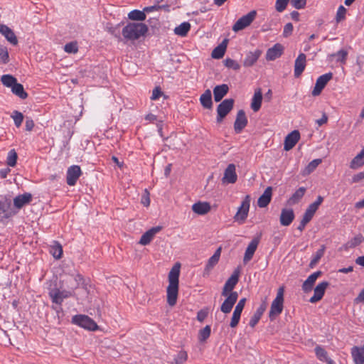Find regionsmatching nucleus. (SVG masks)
Instances as JSON below:
<instances>
[{
  "label": "nucleus",
  "instance_id": "obj_48",
  "mask_svg": "<svg viewBox=\"0 0 364 364\" xmlns=\"http://www.w3.org/2000/svg\"><path fill=\"white\" fill-rule=\"evenodd\" d=\"M333 57H336V61L342 63H346L348 52L346 50L341 49L338 50L337 53L331 55Z\"/></svg>",
  "mask_w": 364,
  "mask_h": 364
},
{
  "label": "nucleus",
  "instance_id": "obj_35",
  "mask_svg": "<svg viewBox=\"0 0 364 364\" xmlns=\"http://www.w3.org/2000/svg\"><path fill=\"white\" fill-rule=\"evenodd\" d=\"M200 102L202 106L205 109H210L213 107L211 91L206 90L200 97Z\"/></svg>",
  "mask_w": 364,
  "mask_h": 364
},
{
  "label": "nucleus",
  "instance_id": "obj_59",
  "mask_svg": "<svg viewBox=\"0 0 364 364\" xmlns=\"http://www.w3.org/2000/svg\"><path fill=\"white\" fill-rule=\"evenodd\" d=\"M289 0H277L275 4L276 10L282 12L287 7Z\"/></svg>",
  "mask_w": 364,
  "mask_h": 364
},
{
  "label": "nucleus",
  "instance_id": "obj_53",
  "mask_svg": "<svg viewBox=\"0 0 364 364\" xmlns=\"http://www.w3.org/2000/svg\"><path fill=\"white\" fill-rule=\"evenodd\" d=\"M50 253L55 259L61 258L63 255L62 246L59 243H57L56 245H53L51 247Z\"/></svg>",
  "mask_w": 364,
  "mask_h": 364
},
{
  "label": "nucleus",
  "instance_id": "obj_55",
  "mask_svg": "<svg viewBox=\"0 0 364 364\" xmlns=\"http://www.w3.org/2000/svg\"><path fill=\"white\" fill-rule=\"evenodd\" d=\"M224 65L228 68H232L234 70H238L240 68V64L231 58H227L224 60Z\"/></svg>",
  "mask_w": 364,
  "mask_h": 364
},
{
  "label": "nucleus",
  "instance_id": "obj_3",
  "mask_svg": "<svg viewBox=\"0 0 364 364\" xmlns=\"http://www.w3.org/2000/svg\"><path fill=\"white\" fill-rule=\"evenodd\" d=\"M284 309V287H280L277 293L276 298L271 304L269 317L274 321L277 316L282 314Z\"/></svg>",
  "mask_w": 364,
  "mask_h": 364
},
{
  "label": "nucleus",
  "instance_id": "obj_42",
  "mask_svg": "<svg viewBox=\"0 0 364 364\" xmlns=\"http://www.w3.org/2000/svg\"><path fill=\"white\" fill-rule=\"evenodd\" d=\"M2 84L7 87L12 88L14 85L17 82L16 78L11 75H4L1 77Z\"/></svg>",
  "mask_w": 364,
  "mask_h": 364
},
{
  "label": "nucleus",
  "instance_id": "obj_9",
  "mask_svg": "<svg viewBox=\"0 0 364 364\" xmlns=\"http://www.w3.org/2000/svg\"><path fill=\"white\" fill-rule=\"evenodd\" d=\"M333 77L332 73H328L323 74L318 77L316 82L315 87L312 91L313 96H318L321 94L322 90L325 87L326 84L330 81Z\"/></svg>",
  "mask_w": 364,
  "mask_h": 364
},
{
  "label": "nucleus",
  "instance_id": "obj_6",
  "mask_svg": "<svg viewBox=\"0 0 364 364\" xmlns=\"http://www.w3.org/2000/svg\"><path fill=\"white\" fill-rule=\"evenodd\" d=\"M256 16L257 11L255 10H252L246 15L242 16L232 26V31L238 32L239 31L245 29L253 22Z\"/></svg>",
  "mask_w": 364,
  "mask_h": 364
},
{
  "label": "nucleus",
  "instance_id": "obj_14",
  "mask_svg": "<svg viewBox=\"0 0 364 364\" xmlns=\"http://www.w3.org/2000/svg\"><path fill=\"white\" fill-rule=\"evenodd\" d=\"M262 51L259 49H256L254 51H249L246 53L245 58L242 61V65L245 68L252 67L255 64L261 56Z\"/></svg>",
  "mask_w": 364,
  "mask_h": 364
},
{
  "label": "nucleus",
  "instance_id": "obj_10",
  "mask_svg": "<svg viewBox=\"0 0 364 364\" xmlns=\"http://www.w3.org/2000/svg\"><path fill=\"white\" fill-rule=\"evenodd\" d=\"M82 174L81 168L77 165H73L68 168L67 171L66 181L68 185L73 186L77 183V181Z\"/></svg>",
  "mask_w": 364,
  "mask_h": 364
},
{
  "label": "nucleus",
  "instance_id": "obj_32",
  "mask_svg": "<svg viewBox=\"0 0 364 364\" xmlns=\"http://www.w3.org/2000/svg\"><path fill=\"white\" fill-rule=\"evenodd\" d=\"M210 205L207 202H198L192 205V210L198 215H205L210 210Z\"/></svg>",
  "mask_w": 364,
  "mask_h": 364
},
{
  "label": "nucleus",
  "instance_id": "obj_27",
  "mask_svg": "<svg viewBox=\"0 0 364 364\" xmlns=\"http://www.w3.org/2000/svg\"><path fill=\"white\" fill-rule=\"evenodd\" d=\"M266 309H267V304L265 301H263L259 305V306L257 308V309L255 312L254 315L251 317L250 322H249L250 326H251L252 328H254L257 324V323L259 322V321L261 318V316L265 311Z\"/></svg>",
  "mask_w": 364,
  "mask_h": 364
},
{
  "label": "nucleus",
  "instance_id": "obj_18",
  "mask_svg": "<svg viewBox=\"0 0 364 364\" xmlns=\"http://www.w3.org/2000/svg\"><path fill=\"white\" fill-rule=\"evenodd\" d=\"M0 33L4 36L6 41L12 46H16L18 44V39L16 34L8 26L1 24Z\"/></svg>",
  "mask_w": 364,
  "mask_h": 364
},
{
  "label": "nucleus",
  "instance_id": "obj_20",
  "mask_svg": "<svg viewBox=\"0 0 364 364\" xmlns=\"http://www.w3.org/2000/svg\"><path fill=\"white\" fill-rule=\"evenodd\" d=\"M306 65V55L304 53H300L294 63V76L299 77L304 72Z\"/></svg>",
  "mask_w": 364,
  "mask_h": 364
},
{
  "label": "nucleus",
  "instance_id": "obj_13",
  "mask_svg": "<svg viewBox=\"0 0 364 364\" xmlns=\"http://www.w3.org/2000/svg\"><path fill=\"white\" fill-rule=\"evenodd\" d=\"M238 299L237 292H231L226 296V299L220 306V311L224 314H229Z\"/></svg>",
  "mask_w": 364,
  "mask_h": 364
},
{
  "label": "nucleus",
  "instance_id": "obj_12",
  "mask_svg": "<svg viewBox=\"0 0 364 364\" xmlns=\"http://www.w3.org/2000/svg\"><path fill=\"white\" fill-rule=\"evenodd\" d=\"M239 280V272L235 271L233 274L228 278L225 282V285L223 288L222 296H226L230 293L233 292L232 290L235 285L237 284Z\"/></svg>",
  "mask_w": 364,
  "mask_h": 364
},
{
  "label": "nucleus",
  "instance_id": "obj_23",
  "mask_svg": "<svg viewBox=\"0 0 364 364\" xmlns=\"http://www.w3.org/2000/svg\"><path fill=\"white\" fill-rule=\"evenodd\" d=\"M33 196L30 193H25L18 195L14 198V205L17 209H21L24 205L29 204L32 200Z\"/></svg>",
  "mask_w": 364,
  "mask_h": 364
},
{
  "label": "nucleus",
  "instance_id": "obj_44",
  "mask_svg": "<svg viewBox=\"0 0 364 364\" xmlns=\"http://www.w3.org/2000/svg\"><path fill=\"white\" fill-rule=\"evenodd\" d=\"M325 252V246L322 245L321 247L316 251V252L314 255L311 262H310V267H313L316 264L318 263V262L320 260V259L323 257Z\"/></svg>",
  "mask_w": 364,
  "mask_h": 364
},
{
  "label": "nucleus",
  "instance_id": "obj_52",
  "mask_svg": "<svg viewBox=\"0 0 364 364\" xmlns=\"http://www.w3.org/2000/svg\"><path fill=\"white\" fill-rule=\"evenodd\" d=\"M346 11L347 10L343 6H339L336 15V21L337 23L346 18Z\"/></svg>",
  "mask_w": 364,
  "mask_h": 364
},
{
  "label": "nucleus",
  "instance_id": "obj_43",
  "mask_svg": "<svg viewBox=\"0 0 364 364\" xmlns=\"http://www.w3.org/2000/svg\"><path fill=\"white\" fill-rule=\"evenodd\" d=\"M9 203L6 202H0V215L1 218H9L11 215V213L9 211Z\"/></svg>",
  "mask_w": 364,
  "mask_h": 364
},
{
  "label": "nucleus",
  "instance_id": "obj_25",
  "mask_svg": "<svg viewBox=\"0 0 364 364\" xmlns=\"http://www.w3.org/2000/svg\"><path fill=\"white\" fill-rule=\"evenodd\" d=\"M259 242V239L254 238L249 243V245L245 250L244 258H243V262L245 263L248 262L252 258V257L257 250V247L258 246Z\"/></svg>",
  "mask_w": 364,
  "mask_h": 364
},
{
  "label": "nucleus",
  "instance_id": "obj_50",
  "mask_svg": "<svg viewBox=\"0 0 364 364\" xmlns=\"http://www.w3.org/2000/svg\"><path fill=\"white\" fill-rule=\"evenodd\" d=\"M321 159H316L311 161L305 168V173L309 174L313 172L316 167L321 163Z\"/></svg>",
  "mask_w": 364,
  "mask_h": 364
},
{
  "label": "nucleus",
  "instance_id": "obj_64",
  "mask_svg": "<svg viewBox=\"0 0 364 364\" xmlns=\"http://www.w3.org/2000/svg\"><path fill=\"white\" fill-rule=\"evenodd\" d=\"M364 180V171L359 172L352 177V183H359Z\"/></svg>",
  "mask_w": 364,
  "mask_h": 364
},
{
  "label": "nucleus",
  "instance_id": "obj_26",
  "mask_svg": "<svg viewBox=\"0 0 364 364\" xmlns=\"http://www.w3.org/2000/svg\"><path fill=\"white\" fill-rule=\"evenodd\" d=\"M321 274V272L317 271L309 275L302 284V290L306 293L311 291L315 282Z\"/></svg>",
  "mask_w": 364,
  "mask_h": 364
},
{
  "label": "nucleus",
  "instance_id": "obj_49",
  "mask_svg": "<svg viewBox=\"0 0 364 364\" xmlns=\"http://www.w3.org/2000/svg\"><path fill=\"white\" fill-rule=\"evenodd\" d=\"M188 355L186 351H180L175 357L174 360L171 364H183L186 361Z\"/></svg>",
  "mask_w": 364,
  "mask_h": 364
},
{
  "label": "nucleus",
  "instance_id": "obj_37",
  "mask_svg": "<svg viewBox=\"0 0 364 364\" xmlns=\"http://www.w3.org/2000/svg\"><path fill=\"white\" fill-rule=\"evenodd\" d=\"M323 201V198L321 196H318L314 203H311L308 208H306L304 213L307 214L308 215L311 217H314L315 213L318 210L319 205L322 203Z\"/></svg>",
  "mask_w": 364,
  "mask_h": 364
},
{
  "label": "nucleus",
  "instance_id": "obj_56",
  "mask_svg": "<svg viewBox=\"0 0 364 364\" xmlns=\"http://www.w3.org/2000/svg\"><path fill=\"white\" fill-rule=\"evenodd\" d=\"M64 50L68 53H76L78 50L77 45L75 42H70L65 45Z\"/></svg>",
  "mask_w": 364,
  "mask_h": 364
},
{
  "label": "nucleus",
  "instance_id": "obj_58",
  "mask_svg": "<svg viewBox=\"0 0 364 364\" xmlns=\"http://www.w3.org/2000/svg\"><path fill=\"white\" fill-rule=\"evenodd\" d=\"M312 219V217L308 215L307 214L304 213V215H303V218L302 220H301L300 222V224L299 225V226L297 227V229L300 231V232H302L306 225H307V223H309L311 220Z\"/></svg>",
  "mask_w": 364,
  "mask_h": 364
},
{
  "label": "nucleus",
  "instance_id": "obj_63",
  "mask_svg": "<svg viewBox=\"0 0 364 364\" xmlns=\"http://www.w3.org/2000/svg\"><path fill=\"white\" fill-rule=\"evenodd\" d=\"M161 7H168V5L159 6L158 4H156V5H154V6H147V7H145L144 9V13L145 12L149 13V12H152V11H159V10H160L161 9Z\"/></svg>",
  "mask_w": 364,
  "mask_h": 364
},
{
  "label": "nucleus",
  "instance_id": "obj_8",
  "mask_svg": "<svg viewBox=\"0 0 364 364\" xmlns=\"http://www.w3.org/2000/svg\"><path fill=\"white\" fill-rule=\"evenodd\" d=\"M48 294L53 303L60 306L62 305V303L65 299L69 298L74 295V291L68 290H60L58 288H55L51 289Z\"/></svg>",
  "mask_w": 364,
  "mask_h": 364
},
{
  "label": "nucleus",
  "instance_id": "obj_41",
  "mask_svg": "<svg viewBox=\"0 0 364 364\" xmlns=\"http://www.w3.org/2000/svg\"><path fill=\"white\" fill-rule=\"evenodd\" d=\"M128 18L134 21H144L146 19V14L144 10L134 9L128 14Z\"/></svg>",
  "mask_w": 364,
  "mask_h": 364
},
{
  "label": "nucleus",
  "instance_id": "obj_30",
  "mask_svg": "<svg viewBox=\"0 0 364 364\" xmlns=\"http://www.w3.org/2000/svg\"><path fill=\"white\" fill-rule=\"evenodd\" d=\"M229 87L226 84L217 85L213 89L214 100L215 102H220L228 92Z\"/></svg>",
  "mask_w": 364,
  "mask_h": 364
},
{
  "label": "nucleus",
  "instance_id": "obj_46",
  "mask_svg": "<svg viewBox=\"0 0 364 364\" xmlns=\"http://www.w3.org/2000/svg\"><path fill=\"white\" fill-rule=\"evenodd\" d=\"M17 154L14 149H11L9 151L7 156L6 163L9 166L14 167L16 164Z\"/></svg>",
  "mask_w": 364,
  "mask_h": 364
},
{
  "label": "nucleus",
  "instance_id": "obj_11",
  "mask_svg": "<svg viewBox=\"0 0 364 364\" xmlns=\"http://www.w3.org/2000/svg\"><path fill=\"white\" fill-rule=\"evenodd\" d=\"M245 303L246 299L242 298L238 301V303L235 306L231 318V321L230 323V326L231 328H235L238 325L240 320L241 314L245 307Z\"/></svg>",
  "mask_w": 364,
  "mask_h": 364
},
{
  "label": "nucleus",
  "instance_id": "obj_21",
  "mask_svg": "<svg viewBox=\"0 0 364 364\" xmlns=\"http://www.w3.org/2000/svg\"><path fill=\"white\" fill-rule=\"evenodd\" d=\"M283 51L284 46L280 43H276L267 50L266 59L267 60H274L283 54Z\"/></svg>",
  "mask_w": 364,
  "mask_h": 364
},
{
  "label": "nucleus",
  "instance_id": "obj_31",
  "mask_svg": "<svg viewBox=\"0 0 364 364\" xmlns=\"http://www.w3.org/2000/svg\"><path fill=\"white\" fill-rule=\"evenodd\" d=\"M315 353L317 358L327 364H334V361L328 355L327 351L321 346H316L315 348Z\"/></svg>",
  "mask_w": 364,
  "mask_h": 364
},
{
  "label": "nucleus",
  "instance_id": "obj_28",
  "mask_svg": "<svg viewBox=\"0 0 364 364\" xmlns=\"http://www.w3.org/2000/svg\"><path fill=\"white\" fill-rule=\"evenodd\" d=\"M272 194V187H267L262 195L258 198L257 205L259 208L267 207L271 201Z\"/></svg>",
  "mask_w": 364,
  "mask_h": 364
},
{
  "label": "nucleus",
  "instance_id": "obj_15",
  "mask_svg": "<svg viewBox=\"0 0 364 364\" xmlns=\"http://www.w3.org/2000/svg\"><path fill=\"white\" fill-rule=\"evenodd\" d=\"M237 179V176L235 171V166L233 164H230L225 170L222 181L223 183H235Z\"/></svg>",
  "mask_w": 364,
  "mask_h": 364
},
{
  "label": "nucleus",
  "instance_id": "obj_62",
  "mask_svg": "<svg viewBox=\"0 0 364 364\" xmlns=\"http://www.w3.org/2000/svg\"><path fill=\"white\" fill-rule=\"evenodd\" d=\"M163 95V92L160 87H156L152 91V95L151 97V100H158Z\"/></svg>",
  "mask_w": 364,
  "mask_h": 364
},
{
  "label": "nucleus",
  "instance_id": "obj_57",
  "mask_svg": "<svg viewBox=\"0 0 364 364\" xmlns=\"http://www.w3.org/2000/svg\"><path fill=\"white\" fill-rule=\"evenodd\" d=\"M219 259H218L214 256H211L209 258V259L206 264V266L205 268V272L208 273L214 267V266L218 262Z\"/></svg>",
  "mask_w": 364,
  "mask_h": 364
},
{
  "label": "nucleus",
  "instance_id": "obj_33",
  "mask_svg": "<svg viewBox=\"0 0 364 364\" xmlns=\"http://www.w3.org/2000/svg\"><path fill=\"white\" fill-rule=\"evenodd\" d=\"M262 101V93L261 89L255 90L251 102V108L254 112H257L261 108Z\"/></svg>",
  "mask_w": 364,
  "mask_h": 364
},
{
  "label": "nucleus",
  "instance_id": "obj_47",
  "mask_svg": "<svg viewBox=\"0 0 364 364\" xmlns=\"http://www.w3.org/2000/svg\"><path fill=\"white\" fill-rule=\"evenodd\" d=\"M11 117L14 119V124L17 127L21 125L23 120V114L21 112L15 110L12 112Z\"/></svg>",
  "mask_w": 364,
  "mask_h": 364
},
{
  "label": "nucleus",
  "instance_id": "obj_61",
  "mask_svg": "<svg viewBox=\"0 0 364 364\" xmlns=\"http://www.w3.org/2000/svg\"><path fill=\"white\" fill-rule=\"evenodd\" d=\"M291 5L296 9H301L305 7L306 0H290Z\"/></svg>",
  "mask_w": 364,
  "mask_h": 364
},
{
  "label": "nucleus",
  "instance_id": "obj_2",
  "mask_svg": "<svg viewBox=\"0 0 364 364\" xmlns=\"http://www.w3.org/2000/svg\"><path fill=\"white\" fill-rule=\"evenodd\" d=\"M148 31V27L143 23H129L122 31V34L126 41L137 40L144 36Z\"/></svg>",
  "mask_w": 364,
  "mask_h": 364
},
{
  "label": "nucleus",
  "instance_id": "obj_54",
  "mask_svg": "<svg viewBox=\"0 0 364 364\" xmlns=\"http://www.w3.org/2000/svg\"><path fill=\"white\" fill-rule=\"evenodd\" d=\"M210 326L207 325L203 329L199 331V340L200 341H205L210 335Z\"/></svg>",
  "mask_w": 364,
  "mask_h": 364
},
{
  "label": "nucleus",
  "instance_id": "obj_38",
  "mask_svg": "<svg viewBox=\"0 0 364 364\" xmlns=\"http://www.w3.org/2000/svg\"><path fill=\"white\" fill-rule=\"evenodd\" d=\"M191 24L188 22H183L174 29L175 34L183 37L186 36L190 31Z\"/></svg>",
  "mask_w": 364,
  "mask_h": 364
},
{
  "label": "nucleus",
  "instance_id": "obj_1",
  "mask_svg": "<svg viewBox=\"0 0 364 364\" xmlns=\"http://www.w3.org/2000/svg\"><path fill=\"white\" fill-rule=\"evenodd\" d=\"M180 263L177 262L168 273V286L167 287V303L173 306L176 304L178 293V278L180 275Z\"/></svg>",
  "mask_w": 364,
  "mask_h": 364
},
{
  "label": "nucleus",
  "instance_id": "obj_36",
  "mask_svg": "<svg viewBox=\"0 0 364 364\" xmlns=\"http://www.w3.org/2000/svg\"><path fill=\"white\" fill-rule=\"evenodd\" d=\"M364 165V149L358 154L350 161V168L351 169H358Z\"/></svg>",
  "mask_w": 364,
  "mask_h": 364
},
{
  "label": "nucleus",
  "instance_id": "obj_34",
  "mask_svg": "<svg viewBox=\"0 0 364 364\" xmlns=\"http://www.w3.org/2000/svg\"><path fill=\"white\" fill-rule=\"evenodd\" d=\"M305 193H306V188L304 187H300L288 199L287 204L289 205H294L295 204H297L301 200V199L304 197Z\"/></svg>",
  "mask_w": 364,
  "mask_h": 364
},
{
  "label": "nucleus",
  "instance_id": "obj_45",
  "mask_svg": "<svg viewBox=\"0 0 364 364\" xmlns=\"http://www.w3.org/2000/svg\"><path fill=\"white\" fill-rule=\"evenodd\" d=\"M364 241V237L361 234H358L353 237L351 240H350L347 245L350 247H355L356 246L359 245Z\"/></svg>",
  "mask_w": 364,
  "mask_h": 364
},
{
  "label": "nucleus",
  "instance_id": "obj_60",
  "mask_svg": "<svg viewBox=\"0 0 364 364\" xmlns=\"http://www.w3.org/2000/svg\"><path fill=\"white\" fill-rule=\"evenodd\" d=\"M293 29H294V27H293V25L291 23H287L284 26V30H283L284 37L287 38V37L290 36L292 34Z\"/></svg>",
  "mask_w": 364,
  "mask_h": 364
},
{
  "label": "nucleus",
  "instance_id": "obj_17",
  "mask_svg": "<svg viewBox=\"0 0 364 364\" xmlns=\"http://www.w3.org/2000/svg\"><path fill=\"white\" fill-rule=\"evenodd\" d=\"M247 124V119L245 115V112L244 110L240 109L237 112L236 119L234 123V129L237 134L240 133L242 129Z\"/></svg>",
  "mask_w": 364,
  "mask_h": 364
},
{
  "label": "nucleus",
  "instance_id": "obj_4",
  "mask_svg": "<svg viewBox=\"0 0 364 364\" xmlns=\"http://www.w3.org/2000/svg\"><path fill=\"white\" fill-rule=\"evenodd\" d=\"M72 323L85 329L95 331L98 329L96 322L87 315H75L72 318Z\"/></svg>",
  "mask_w": 364,
  "mask_h": 364
},
{
  "label": "nucleus",
  "instance_id": "obj_24",
  "mask_svg": "<svg viewBox=\"0 0 364 364\" xmlns=\"http://www.w3.org/2000/svg\"><path fill=\"white\" fill-rule=\"evenodd\" d=\"M294 218L295 215L292 209L284 208L282 210L280 215V223L283 226H289Z\"/></svg>",
  "mask_w": 364,
  "mask_h": 364
},
{
  "label": "nucleus",
  "instance_id": "obj_19",
  "mask_svg": "<svg viewBox=\"0 0 364 364\" xmlns=\"http://www.w3.org/2000/svg\"><path fill=\"white\" fill-rule=\"evenodd\" d=\"M300 139L299 132L294 130L289 133L285 138L284 149L285 151H289L291 149Z\"/></svg>",
  "mask_w": 364,
  "mask_h": 364
},
{
  "label": "nucleus",
  "instance_id": "obj_22",
  "mask_svg": "<svg viewBox=\"0 0 364 364\" xmlns=\"http://www.w3.org/2000/svg\"><path fill=\"white\" fill-rule=\"evenodd\" d=\"M161 230V226L154 227L145 232L141 237L139 243L141 245H149L156 233Z\"/></svg>",
  "mask_w": 364,
  "mask_h": 364
},
{
  "label": "nucleus",
  "instance_id": "obj_40",
  "mask_svg": "<svg viewBox=\"0 0 364 364\" xmlns=\"http://www.w3.org/2000/svg\"><path fill=\"white\" fill-rule=\"evenodd\" d=\"M226 50V45L224 43L220 44L213 49L211 53V56L215 59H220L223 57Z\"/></svg>",
  "mask_w": 364,
  "mask_h": 364
},
{
  "label": "nucleus",
  "instance_id": "obj_29",
  "mask_svg": "<svg viewBox=\"0 0 364 364\" xmlns=\"http://www.w3.org/2000/svg\"><path fill=\"white\" fill-rule=\"evenodd\" d=\"M351 355L355 364H364V346L353 347L351 348Z\"/></svg>",
  "mask_w": 364,
  "mask_h": 364
},
{
  "label": "nucleus",
  "instance_id": "obj_7",
  "mask_svg": "<svg viewBox=\"0 0 364 364\" xmlns=\"http://www.w3.org/2000/svg\"><path fill=\"white\" fill-rule=\"evenodd\" d=\"M234 100L225 99L220 102L217 107V122H221L223 119L228 114V113L232 109L234 106Z\"/></svg>",
  "mask_w": 364,
  "mask_h": 364
},
{
  "label": "nucleus",
  "instance_id": "obj_51",
  "mask_svg": "<svg viewBox=\"0 0 364 364\" xmlns=\"http://www.w3.org/2000/svg\"><path fill=\"white\" fill-rule=\"evenodd\" d=\"M9 61L8 49L5 46H0V63L6 64Z\"/></svg>",
  "mask_w": 364,
  "mask_h": 364
},
{
  "label": "nucleus",
  "instance_id": "obj_5",
  "mask_svg": "<svg viewBox=\"0 0 364 364\" xmlns=\"http://www.w3.org/2000/svg\"><path fill=\"white\" fill-rule=\"evenodd\" d=\"M250 207V198L246 196L245 199L242 201L240 206L238 208L237 211L233 217L234 220L239 224H243L246 220Z\"/></svg>",
  "mask_w": 364,
  "mask_h": 364
},
{
  "label": "nucleus",
  "instance_id": "obj_16",
  "mask_svg": "<svg viewBox=\"0 0 364 364\" xmlns=\"http://www.w3.org/2000/svg\"><path fill=\"white\" fill-rule=\"evenodd\" d=\"M329 283L326 281L319 283L314 289V295L310 298L309 301L312 304L316 303L320 301L324 294Z\"/></svg>",
  "mask_w": 364,
  "mask_h": 364
},
{
  "label": "nucleus",
  "instance_id": "obj_39",
  "mask_svg": "<svg viewBox=\"0 0 364 364\" xmlns=\"http://www.w3.org/2000/svg\"><path fill=\"white\" fill-rule=\"evenodd\" d=\"M12 92L22 100H25L28 97L27 92L24 90L23 86L16 82L11 88Z\"/></svg>",
  "mask_w": 364,
  "mask_h": 364
}]
</instances>
